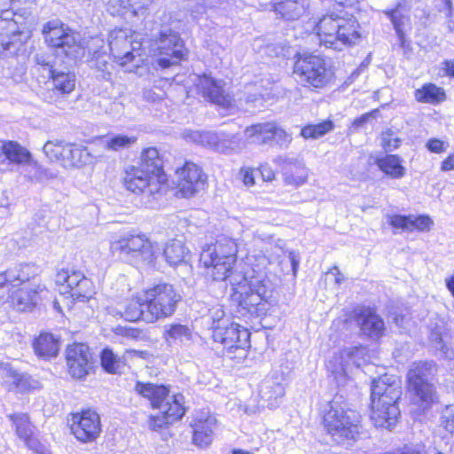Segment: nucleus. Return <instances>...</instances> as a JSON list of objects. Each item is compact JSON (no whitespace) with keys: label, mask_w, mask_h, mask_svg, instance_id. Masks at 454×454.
Masks as SVG:
<instances>
[{"label":"nucleus","mask_w":454,"mask_h":454,"mask_svg":"<svg viewBox=\"0 0 454 454\" xmlns=\"http://www.w3.org/2000/svg\"><path fill=\"white\" fill-rule=\"evenodd\" d=\"M284 240L278 239L276 257L283 252ZM238 246L234 239L222 238L207 246L200 254V262L207 270V275L215 281L229 278L232 286V300L238 302V312L241 317H262L266 314L273 286L266 275V267L277 258L270 254H249L240 270H234Z\"/></svg>","instance_id":"obj_1"},{"label":"nucleus","mask_w":454,"mask_h":454,"mask_svg":"<svg viewBox=\"0 0 454 454\" xmlns=\"http://www.w3.org/2000/svg\"><path fill=\"white\" fill-rule=\"evenodd\" d=\"M371 391V419L374 426L390 428L400 416L397 401L401 398L402 387L399 379L387 374L373 379Z\"/></svg>","instance_id":"obj_2"},{"label":"nucleus","mask_w":454,"mask_h":454,"mask_svg":"<svg viewBox=\"0 0 454 454\" xmlns=\"http://www.w3.org/2000/svg\"><path fill=\"white\" fill-rule=\"evenodd\" d=\"M314 29L320 44L334 51H342L356 44L360 38L357 20L343 10L326 12L316 23Z\"/></svg>","instance_id":"obj_3"},{"label":"nucleus","mask_w":454,"mask_h":454,"mask_svg":"<svg viewBox=\"0 0 454 454\" xmlns=\"http://www.w3.org/2000/svg\"><path fill=\"white\" fill-rule=\"evenodd\" d=\"M26 19L5 11L0 15V55L4 58L23 56L27 52L28 32Z\"/></svg>","instance_id":"obj_4"},{"label":"nucleus","mask_w":454,"mask_h":454,"mask_svg":"<svg viewBox=\"0 0 454 454\" xmlns=\"http://www.w3.org/2000/svg\"><path fill=\"white\" fill-rule=\"evenodd\" d=\"M436 372V364L433 361L414 363L407 372L408 390L424 410L437 402L436 388L433 383Z\"/></svg>","instance_id":"obj_5"},{"label":"nucleus","mask_w":454,"mask_h":454,"mask_svg":"<svg viewBox=\"0 0 454 454\" xmlns=\"http://www.w3.org/2000/svg\"><path fill=\"white\" fill-rule=\"evenodd\" d=\"M340 399V396H336L330 402V409L324 418L328 433L337 442L355 439L360 430L358 413L348 409L347 404L342 403Z\"/></svg>","instance_id":"obj_6"},{"label":"nucleus","mask_w":454,"mask_h":454,"mask_svg":"<svg viewBox=\"0 0 454 454\" xmlns=\"http://www.w3.org/2000/svg\"><path fill=\"white\" fill-rule=\"evenodd\" d=\"M110 249L114 254L133 265L151 263L159 254V248L141 234L124 235L111 242Z\"/></svg>","instance_id":"obj_7"},{"label":"nucleus","mask_w":454,"mask_h":454,"mask_svg":"<svg viewBox=\"0 0 454 454\" xmlns=\"http://www.w3.org/2000/svg\"><path fill=\"white\" fill-rule=\"evenodd\" d=\"M128 29H114L109 33L108 45L115 63L127 72H133L141 61L140 41Z\"/></svg>","instance_id":"obj_8"},{"label":"nucleus","mask_w":454,"mask_h":454,"mask_svg":"<svg viewBox=\"0 0 454 454\" xmlns=\"http://www.w3.org/2000/svg\"><path fill=\"white\" fill-rule=\"evenodd\" d=\"M167 176H157L145 168L129 166L126 168L124 185L127 190L140 194L146 206L158 200L166 190Z\"/></svg>","instance_id":"obj_9"},{"label":"nucleus","mask_w":454,"mask_h":454,"mask_svg":"<svg viewBox=\"0 0 454 454\" xmlns=\"http://www.w3.org/2000/svg\"><path fill=\"white\" fill-rule=\"evenodd\" d=\"M43 34L47 44L70 59L84 55L81 35L59 20L49 21L43 26Z\"/></svg>","instance_id":"obj_10"},{"label":"nucleus","mask_w":454,"mask_h":454,"mask_svg":"<svg viewBox=\"0 0 454 454\" xmlns=\"http://www.w3.org/2000/svg\"><path fill=\"white\" fill-rule=\"evenodd\" d=\"M145 322L153 323L174 314L181 295L170 284L161 283L144 292Z\"/></svg>","instance_id":"obj_11"},{"label":"nucleus","mask_w":454,"mask_h":454,"mask_svg":"<svg viewBox=\"0 0 454 454\" xmlns=\"http://www.w3.org/2000/svg\"><path fill=\"white\" fill-rule=\"evenodd\" d=\"M294 75L304 86L322 89L330 82L333 72L323 58L312 54H299L294 65Z\"/></svg>","instance_id":"obj_12"},{"label":"nucleus","mask_w":454,"mask_h":454,"mask_svg":"<svg viewBox=\"0 0 454 454\" xmlns=\"http://www.w3.org/2000/svg\"><path fill=\"white\" fill-rule=\"evenodd\" d=\"M55 283L59 294L69 299L70 303L87 301L95 293L92 281L86 278L82 272L73 269L58 270Z\"/></svg>","instance_id":"obj_13"},{"label":"nucleus","mask_w":454,"mask_h":454,"mask_svg":"<svg viewBox=\"0 0 454 454\" xmlns=\"http://www.w3.org/2000/svg\"><path fill=\"white\" fill-rule=\"evenodd\" d=\"M43 152L51 160H60L66 168H81L93 163L95 160L86 146L63 141H48Z\"/></svg>","instance_id":"obj_14"},{"label":"nucleus","mask_w":454,"mask_h":454,"mask_svg":"<svg viewBox=\"0 0 454 454\" xmlns=\"http://www.w3.org/2000/svg\"><path fill=\"white\" fill-rule=\"evenodd\" d=\"M56 58L49 54H37L35 58V69L40 73V82L52 81L54 88L62 94H68L75 86V75L74 73L58 70L55 66Z\"/></svg>","instance_id":"obj_15"},{"label":"nucleus","mask_w":454,"mask_h":454,"mask_svg":"<svg viewBox=\"0 0 454 454\" xmlns=\"http://www.w3.org/2000/svg\"><path fill=\"white\" fill-rule=\"evenodd\" d=\"M184 137L224 154L239 152L241 149L240 138L238 135L213 131H186Z\"/></svg>","instance_id":"obj_16"},{"label":"nucleus","mask_w":454,"mask_h":454,"mask_svg":"<svg viewBox=\"0 0 454 454\" xmlns=\"http://www.w3.org/2000/svg\"><path fill=\"white\" fill-rule=\"evenodd\" d=\"M159 66L162 68L176 65L186 54L184 42L176 32L163 29L160 33L158 43Z\"/></svg>","instance_id":"obj_17"},{"label":"nucleus","mask_w":454,"mask_h":454,"mask_svg":"<svg viewBox=\"0 0 454 454\" xmlns=\"http://www.w3.org/2000/svg\"><path fill=\"white\" fill-rule=\"evenodd\" d=\"M71 432L82 442H94L101 433V421L99 415L90 410H84L72 416Z\"/></svg>","instance_id":"obj_18"},{"label":"nucleus","mask_w":454,"mask_h":454,"mask_svg":"<svg viewBox=\"0 0 454 454\" xmlns=\"http://www.w3.org/2000/svg\"><path fill=\"white\" fill-rule=\"evenodd\" d=\"M212 337L230 353L234 350L245 351L249 347L250 333L239 324L230 322L225 326H215Z\"/></svg>","instance_id":"obj_19"},{"label":"nucleus","mask_w":454,"mask_h":454,"mask_svg":"<svg viewBox=\"0 0 454 454\" xmlns=\"http://www.w3.org/2000/svg\"><path fill=\"white\" fill-rule=\"evenodd\" d=\"M197 90L209 102L222 110L231 111L234 108L232 98L223 89L222 82L204 74L194 79Z\"/></svg>","instance_id":"obj_20"},{"label":"nucleus","mask_w":454,"mask_h":454,"mask_svg":"<svg viewBox=\"0 0 454 454\" xmlns=\"http://www.w3.org/2000/svg\"><path fill=\"white\" fill-rule=\"evenodd\" d=\"M177 192L184 198H190L204 189L207 177L202 169L192 162L185 164L176 170Z\"/></svg>","instance_id":"obj_21"},{"label":"nucleus","mask_w":454,"mask_h":454,"mask_svg":"<svg viewBox=\"0 0 454 454\" xmlns=\"http://www.w3.org/2000/svg\"><path fill=\"white\" fill-rule=\"evenodd\" d=\"M68 372L73 378L82 379L93 368L92 355L83 343H74L66 349Z\"/></svg>","instance_id":"obj_22"},{"label":"nucleus","mask_w":454,"mask_h":454,"mask_svg":"<svg viewBox=\"0 0 454 454\" xmlns=\"http://www.w3.org/2000/svg\"><path fill=\"white\" fill-rule=\"evenodd\" d=\"M135 390L148 399L153 409H166L176 403L184 404V395L181 394L170 395L168 387L164 385L137 382Z\"/></svg>","instance_id":"obj_23"},{"label":"nucleus","mask_w":454,"mask_h":454,"mask_svg":"<svg viewBox=\"0 0 454 454\" xmlns=\"http://www.w3.org/2000/svg\"><path fill=\"white\" fill-rule=\"evenodd\" d=\"M259 395L270 408L276 407L285 395V378L283 373L275 372L261 382Z\"/></svg>","instance_id":"obj_24"},{"label":"nucleus","mask_w":454,"mask_h":454,"mask_svg":"<svg viewBox=\"0 0 454 454\" xmlns=\"http://www.w3.org/2000/svg\"><path fill=\"white\" fill-rule=\"evenodd\" d=\"M284 180L286 184L299 186L306 183L308 169L302 160L294 158H279Z\"/></svg>","instance_id":"obj_25"},{"label":"nucleus","mask_w":454,"mask_h":454,"mask_svg":"<svg viewBox=\"0 0 454 454\" xmlns=\"http://www.w3.org/2000/svg\"><path fill=\"white\" fill-rule=\"evenodd\" d=\"M144 293L128 300L121 309H113L110 313L114 316H120L126 321L136 322L139 319L145 321V308Z\"/></svg>","instance_id":"obj_26"},{"label":"nucleus","mask_w":454,"mask_h":454,"mask_svg":"<svg viewBox=\"0 0 454 454\" xmlns=\"http://www.w3.org/2000/svg\"><path fill=\"white\" fill-rule=\"evenodd\" d=\"M364 351L365 349L362 347L346 348L340 352L339 356H333L334 363L337 364H333L332 366L333 362L330 360L327 367L334 375L335 379H338L339 376L342 377L346 373L349 362L358 365L356 358L364 355Z\"/></svg>","instance_id":"obj_27"},{"label":"nucleus","mask_w":454,"mask_h":454,"mask_svg":"<svg viewBox=\"0 0 454 454\" xmlns=\"http://www.w3.org/2000/svg\"><path fill=\"white\" fill-rule=\"evenodd\" d=\"M160 414L150 416L149 427L153 431H159L163 427L180 420L185 413L184 405L176 403L166 409H159Z\"/></svg>","instance_id":"obj_28"},{"label":"nucleus","mask_w":454,"mask_h":454,"mask_svg":"<svg viewBox=\"0 0 454 454\" xmlns=\"http://www.w3.org/2000/svg\"><path fill=\"white\" fill-rule=\"evenodd\" d=\"M357 321L362 333L370 338L379 339L383 335L385 331L384 321L372 310H362Z\"/></svg>","instance_id":"obj_29"},{"label":"nucleus","mask_w":454,"mask_h":454,"mask_svg":"<svg viewBox=\"0 0 454 454\" xmlns=\"http://www.w3.org/2000/svg\"><path fill=\"white\" fill-rule=\"evenodd\" d=\"M391 20L402 48H406V39L403 32L404 26L409 22V10L406 4L398 3L394 9L383 12Z\"/></svg>","instance_id":"obj_30"},{"label":"nucleus","mask_w":454,"mask_h":454,"mask_svg":"<svg viewBox=\"0 0 454 454\" xmlns=\"http://www.w3.org/2000/svg\"><path fill=\"white\" fill-rule=\"evenodd\" d=\"M309 0H280L275 11L286 20L300 19L309 9Z\"/></svg>","instance_id":"obj_31"},{"label":"nucleus","mask_w":454,"mask_h":454,"mask_svg":"<svg viewBox=\"0 0 454 454\" xmlns=\"http://www.w3.org/2000/svg\"><path fill=\"white\" fill-rule=\"evenodd\" d=\"M35 353L37 356L49 359L55 357L59 349V340L51 333H41L33 343Z\"/></svg>","instance_id":"obj_32"},{"label":"nucleus","mask_w":454,"mask_h":454,"mask_svg":"<svg viewBox=\"0 0 454 454\" xmlns=\"http://www.w3.org/2000/svg\"><path fill=\"white\" fill-rule=\"evenodd\" d=\"M137 166L154 176H166L163 171V160L155 147L143 150Z\"/></svg>","instance_id":"obj_33"},{"label":"nucleus","mask_w":454,"mask_h":454,"mask_svg":"<svg viewBox=\"0 0 454 454\" xmlns=\"http://www.w3.org/2000/svg\"><path fill=\"white\" fill-rule=\"evenodd\" d=\"M276 126L273 122L254 124L245 129V135L254 143L270 144L273 142Z\"/></svg>","instance_id":"obj_34"},{"label":"nucleus","mask_w":454,"mask_h":454,"mask_svg":"<svg viewBox=\"0 0 454 454\" xmlns=\"http://www.w3.org/2000/svg\"><path fill=\"white\" fill-rule=\"evenodd\" d=\"M215 428V419L207 417L205 420H198L193 425V442L199 446H207L213 440Z\"/></svg>","instance_id":"obj_35"},{"label":"nucleus","mask_w":454,"mask_h":454,"mask_svg":"<svg viewBox=\"0 0 454 454\" xmlns=\"http://www.w3.org/2000/svg\"><path fill=\"white\" fill-rule=\"evenodd\" d=\"M398 155L388 154L377 160V165L381 171L392 178H401L405 175V168L401 164Z\"/></svg>","instance_id":"obj_36"},{"label":"nucleus","mask_w":454,"mask_h":454,"mask_svg":"<svg viewBox=\"0 0 454 454\" xmlns=\"http://www.w3.org/2000/svg\"><path fill=\"white\" fill-rule=\"evenodd\" d=\"M417 101L427 104H437L445 99V93L442 88L433 83L423 85L414 93Z\"/></svg>","instance_id":"obj_37"},{"label":"nucleus","mask_w":454,"mask_h":454,"mask_svg":"<svg viewBox=\"0 0 454 454\" xmlns=\"http://www.w3.org/2000/svg\"><path fill=\"white\" fill-rule=\"evenodd\" d=\"M51 292L46 288L45 285L41 284L35 278L30 280V312L33 307L41 309L45 307L51 301Z\"/></svg>","instance_id":"obj_38"},{"label":"nucleus","mask_w":454,"mask_h":454,"mask_svg":"<svg viewBox=\"0 0 454 454\" xmlns=\"http://www.w3.org/2000/svg\"><path fill=\"white\" fill-rule=\"evenodd\" d=\"M186 253L183 242L177 239L168 241L163 249L165 259L170 265H176L182 262Z\"/></svg>","instance_id":"obj_39"},{"label":"nucleus","mask_w":454,"mask_h":454,"mask_svg":"<svg viewBox=\"0 0 454 454\" xmlns=\"http://www.w3.org/2000/svg\"><path fill=\"white\" fill-rule=\"evenodd\" d=\"M2 151L6 159L12 163L20 164L28 160V152L17 142H5L2 145Z\"/></svg>","instance_id":"obj_40"},{"label":"nucleus","mask_w":454,"mask_h":454,"mask_svg":"<svg viewBox=\"0 0 454 454\" xmlns=\"http://www.w3.org/2000/svg\"><path fill=\"white\" fill-rule=\"evenodd\" d=\"M164 334L168 341H178L180 343L190 341L192 335L188 326L180 324L169 325Z\"/></svg>","instance_id":"obj_41"},{"label":"nucleus","mask_w":454,"mask_h":454,"mask_svg":"<svg viewBox=\"0 0 454 454\" xmlns=\"http://www.w3.org/2000/svg\"><path fill=\"white\" fill-rule=\"evenodd\" d=\"M333 127L332 121H324L317 124H309L303 127L301 135L306 139H317L333 130Z\"/></svg>","instance_id":"obj_42"},{"label":"nucleus","mask_w":454,"mask_h":454,"mask_svg":"<svg viewBox=\"0 0 454 454\" xmlns=\"http://www.w3.org/2000/svg\"><path fill=\"white\" fill-rule=\"evenodd\" d=\"M20 282L18 284H12V294H9V300H11L12 306L18 311H26L28 308V290L26 286L19 289H15Z\"/></svg>","instance_id":"obj_43"},{"label":"nucleus","mask_w":454,"mask_h":454,"mask_svg":"<svg viewBox=\"0 0 454 454\" xmlns=\"http://www.w3.org/2000/svg\"><path fill=\"white\" fill-rule=\"evenodd\" d=\"M137 142L136 137L123 134L113 135L106 138V148L112 151H121L129 148Z\"/></svg>","instance_id":"obj_44"},{"label":"nucleus","mask_w":454,"mask_h":454,"mask_svg":"<svg viewBox=\"0 0 454 454\" xmlns=\"http://www.w3.org/2000/svg\"><path fill=\"white\" fill-rule=\"evenodd\" d=\"M27 265L20 266V270H10L0 273V288H5V284L10 282L12 285L15 282L26 283L28 281V273Z\"/></svg>","instance_id":"obj_45"},{"label":"nucleus","mask_w":454,"mask_h":454,"mask_svg":"<svg viewBox=\"0 0 454 454\" xmlns=\"http://www.w3.org/2000/svg\"><path fill=\"white\" fill-rule=\"evenodd\" d=\"M17 436L28 445V416L27 414H14L11 416Z\"/></svg>","instance_id":"obj_46"},{"label":"nucleus","mask_w":454,"mask_h":454,"mask_svg":"<svg viewBox=\"0 0 454 454\" xmlns=\"http://www.w3.org/2000/svg\"><path fill=\"white\" fill-rule=\"evenodd\" d=\"M2 377L9 390H18L20 387L22 376L18 373L8 364H4L1 368Z\"/></svg>","instance_id":"obj_47"},{"label":"nucleus","mask_w":454,"mask_h":454,"mask_svg":"<svg viewBox=\"0 0 454 454\" xmlns=\"http://www.w3.org/2000/svg\"><path fill=\"white\" fill-rule=\"evenodd\" d=\"M101 365L109 373H116L121 366V359L110 348H104L101 353Z\"/></svg>","instance_id":"obj_48"},{"label":"nucleus","mask_w":454,"mask_h":454,"mask_svg":"<svg viewBox=\"0 0 454 454\" xmlns=\"http://www.w3.org/2000/svg\"><path fill=\"white\" fill-rule=\"evenodd\" d=\"M153 2V0H121V4L134 15H138L139 13L143 14Z\"/></svg>","instance_id":"obj_49"},{"label":"nucleus","mask_w":454,"mask_h":454,"mask_svg":"<svg viewBox=\"0 0 454 454\" xmlns=\"http://www.w3.org/2000/svg\"><path fill=\"white\" fill-rule=\"evenodd\" d=\"M440 426L447 432L454 433V404L446 405L440 417Z\"/></svg>","instance_id":"obj_50"},{"label":"nucleus","mask_w":454,"mask_h":454,"mask_svg":"<svg viewBox=\"0 0 454 454\" xmlns=\"http://www.w3.org/2000/svg\"><path fill=\"white\" fill-rule=\"evenodd\" d=\"M411 224H409V231L414 230L419 231H429L433 225V221L427 215H410Z\"/></svg>","instance_id":"obj_51"},{"label":"nucleus","mask_w":454,"mask_h":454,"mask_svg":"<svg viewBox=\"0 0 454 454\" xmlns=\"http://www.w3.org/2000/svg\"><path fill=\"white\" fill-rule=\"evenodd\" d=\"M402 140L391 129H387L381 134V145L387 152L397 149L401 145Z\"/></svg>","instance_id":"obj_52"},{"label":"nucleus","mask_w":454,"mask_h":454,"mask_svg":"<svg viewBox=\"0 0 454 454\" xmlns=\"http://www.w3.org/2000/svg\"><path fill=\"white\" fill-rule=\"evenodd\" d=\"M387 221L395 229L409 231V224H411L410 215H393L388 216Z\"/></svg>","instance_id":"obj_53"},{"label":"nucleus","mask_w":454,"mask_h":454,"mask_svg":"<svg viewBox=\"0 0 454 454\" xmlns=\"http://www.w3.org/2000/svg\"><path fill=\"white\" fill-rule=\"evenodd\" d=\"M210 317L212 320V324H211L212 333H214V327L217 326V325H218V326H225V325H229V323H230V319L227 317H225L224 311L220 308H216V309L211 310Z\"/></svg>","instance_id":"obj_54"},{"label":"nucleus","mask_w":454,"mask_h":454,"mask_svg":"<svg viewBox=\"0 0 454 454\" xmlns=\"http://www.w3.org/2000/svg\"><path fill=\"white\" fill-rule=\"evenodd\" d=\"M292 141V137L283 129L276 126L273 142L280 147H286Z\"/></svg>","instance_id":"obj_55"},{"label":"nucleus","mask_w":454,"mask_h":454,"mask_svg":"<svg viewBox=\"0 0 454 454\" xmlns=\"http://www.w3.org/2000/svg\"><path fill=\"white\" fill-rule=\"evenodd\" d=\"M448 143L437 138H431L427 141L426 146L429 152L434 153H441L447 150Z\"/></svg>","instance_id":"obj_56"},{"label":"nucleus","mask_w":454,"mask_h":454,"mask_svg":"<svg viewBox=\"0 0 454 454\" xmlns=\"http://www.w3.org/2000/svg\"><path fill=\"white\" fill-rule=\"evenodd\" d=\"M255 174H257L255 172V169L242 168L240 170V175L242 176L243 183L247 186H253L255 184V182H254Z\"/></svg>","instance_id":"obj_57"},{"label":"nucleus","mask_w":454,"mask_h":454,"mask_svg":"<svg viewBox=\"0 0 454 454\" xmlns=\"http://www.w3.org/2000/svg\"><path fill=\"white\" fill-rule=\"evenodd\" d=\"M257 174H260L262 180L265 182L272 181L275 178V173L270 167L263 165L260 168L255 169Z\"/></svg>","instance_id":"obj_58"},{"label":"nucleus","mask_w":454,"mask_h":454,"mask_svg":"<svg viewBox=\"0 0 454 454\" xmlns=\"http://www.w3.org/2000/svg\"><path fill=\"white\" fill-rule=\"evenodd\" d=\"M30 449L36 454H51V450L45 444H43L37 441L33 440L30 437Z\"/></svg>","instance_id":"obj_59"},{"label":"nucleus","mask_w":454,"mask_h":454,"mask_svg":"<svg viewBox=\"0 0 454 454\" xmlns=\"http://www.w3.org/2000/svg\"><path fill=\"white\" fill-rule=\"evenodd\" d=\"M441 170L447 172L453 170L454 171V153L450 154L441 165Z\"/></svg>","instance_id":"obj_60"},{"label":"nucleus","mask_w":454,"mask_h":454,"mask_svg":"<svg viewBox=\"0 0 454 454\" xmlns=\"http://www.w3.org/2000/svg\"><path fill=\"white\" fill-rule=\"evenodd\" d=\"M288 258H289V261L291 263L293 274L295 276L296 272L298 270V268H299V263H300L299 256L294 251H290L289 254H288Z\"/></svg>","instance_id":"obj_61"},{"label":"nucleus","mask_w":454,"mask_h":454,"mask_svg":"<svg viewBox=\"0 0 454 454\" xmlns=\"http://www.w3.org/2000/svg\"><path fill=\"white\" fill-rule=\"evenodd\" d=\"M444 65V70L448 76L453 77L454 76V59L451 60H446L443 63Z\"/></svg>","instance_id":"obj_62"},{"label":"nucleus","mask_w":454,"mask_h":454,"mask_svg":"<svg viewBox=\"0 0 454 454\" xmlns=\"http://www.w3.org/2000/svg\"><path fill=\"white\" fill-rule=\"evenodd\" d=\"M9 290L0 288V306L9 301Z\"/></svg>","instance_id":"obj_63"},{"label":"nucleus","mask_w":454,"mask_h":454,"mask_svg":"<svg viewBox=\"0 0 454 454\" xmlns=\"http://www.w3.org/2000/svg\"><path fill=\"white\" fill-rule=\"evenodd\" d=\"M369 118H370V114L362 115L361 117L356 118L354 121L353 124L356 127H361L368 121Z\"/></svg>","instance_id":"obj_64"}]
</instances>
